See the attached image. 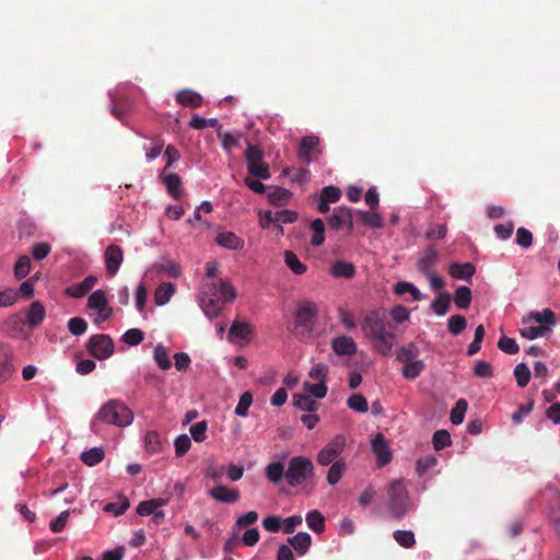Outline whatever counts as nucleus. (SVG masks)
Masks as SVG:
<instances>
[{"mask_svg":"<svg viewBox=\"0 0 560 560\" xmlns=\"http://www.w3.org/2000/svg\"><path fill=\"white\" fill-rule=\"evenodd\" d=\"M327 223L331 230L345 229L348 234H351L354 229L352 209L345 206L336 207L332 214L327 218Z\"/></svg>","mask_w":560,"mask_h":560,"instance_id":"6e6552de","label":"nucleus"},{"mask_svg":"<svg viewBox=\"0 0 560 560\" xmlns=\"http://www.w3.org/2000/svg\"><path fill=\"white\" fill-rule=\"evenodd\" d=\"M314 475V464L305 456H294L289 460L285 479L289 486L298 487Z\"/></svg>","mask_w":560,"mask_h":560,"instance_id":"39448f33","label":"nucleus"},{"mask_svg":"<svg viewBox=\"0 0 560 560\" xmlns=\"http://www.w3.org/2000/svg\"><path fill=\"white\" fill-rule=\"evenodd\" d=\"M253 404V395L249 392H245L241 395L238 404L235 408V415L240 417H247L248 409Z\"/></svg>","mask_w":560,"mask_h":560,"instance_id":"bf43d9fd","label":"nucleus"},{"mask_svg":"<svg viewBox=\"0 0 560 560\" xmlns=\"http://www.w3.org/2000/svg\"><path fill=\"white\" fill-rule=\"evenodd\" d=\"M189 126L197 130H202L207 127H218L219 121L217 118H203L199 115H194L189 121Z\"/></svg>","mask_w":560,"mask_h":560,"instance_id":"052dcab7","label":"nucleus"},{"mask_svg":"<svg viewBox=\"0 0 560 560\" xmlns=\"http://www.w3.org/2000/svg\"><path fill=\"white\" fill-rule=\"evenodd\" d=\"M46 312L45 307L39 301H34L26 315L27 325L34 329L38 327L45 319Z\"/></svg>","mask_w":560,"mask_h":560,"instance_id":"aec40b11","label":"nucleus"},{"mask_svg":"<svg viewBox=\"0 0 560 560\" xmlns=\"http://www.w3.org/2000/svg\"><path fill=\"white\" fill-rule=\"evenodd\" d=\"M347 405L350 409L359 412H366L369 409L368 400L361 394L351 395L347 400Z\"/></svg>","mask_w":560,"mask_h":560,"instance_id":"603ef678","label":"nucleus"},{"mask_svg":"<svg viewBox=\"0 0 560 560\" xmlns=\"http://www.w3.org/2000/svg\"><path fill=\"white\" fill-rule=\"evenodd\" d=\"M175 293V285L171 282L161 283L154 292V302L156 305H165Z\"/></svg>","mask_w":560,"mask_h":560,"instance_id":"bb28decb","label":"nucleus"},{"mask_svg":"<svg viewBox=\"0 0 560 560\" xmlns=\"http://www.w3.org/2000/svg\"><path fill=\"white\" fill-rule=\"evenodd\" d=\"M318 144L319 138L317 136L311 135L303 137L299 145V159L303 163L310 164L314 160V151Z\"/></svg>","mask_w":560,"mask_h":560,"instance_id":"f8f14e48","label":"nucleus"},{"mask_svg":"<svg viewBox=\"0 0 560 560\" xmlns=\"http://www.w3.org/2000/svg\"><path fill=\"white\" fill-rule=\"evenodd\" d=\"M293 405L294 407L301 409V410H304V411H310V412H313L315 410H317L319 404L312 399L310 396L305 395V394H294L293 395Z\"/></svg>","mask_w":560,"mask_h":560,"instance_id":"72a5a7b5","label":"nucleus"},{"mask_svg":"<svg viewBox=\"0 0 560 560\" xmlns=\"http://www.w3.org/2000/svg\"><path fill=\"white\" fill-rule=\"evenodd\" d=\"M207 294L208 292L205 291L203 295ZM218 301L219 300H217V298L213 296L212 292L209 293L208 300L206 299V296L202 298V308L208 317L213 318L220 314L222 307L218 305Z\"/></svg>","mask_w":560,"mask_h":560,"instance_id":"e433bc0d","label":"nucleus"},{"mask_svg":"<svg viewBox=\"0 0 560 560\" xmlns=\"http://www.w3.org/2000/svg\"><path fill=\"white\" fill-rule=\"evenodd\" d=\"M468 408V404L465 399L460 398L456 401L454 408L451 411V421L453 424H460L464 421L465 412Z\"/></svg>","mask_w":560,"mask_h":560,"instance_id":"09e8293b","label":"nucleus"},{"mask_svg":"<svg viewBox=\"0 0 560 560\" xmlns=\"http://www.w3.org/2000/svg\"><path fill=\"white\" fill-rule=\"evenodd\" d=\"M284 262L288 266V268L294 273V275H303L306 272L307 267L304 265L299 257L291 250L284 252Z\"/></svg>","mask_w":560,"mask_h":560,"instance_id":"2f4dec72","label":"nucleus"},{"mask_svg":"<svg viewBox=\"0 0 560 560\" xmlns=\"http://www.w3.org/2000/svg\"><path fill=\"white\" fill-rule=\"evenodd\" d=\"M132 420L133 412L124 401L119 399H109L96 413V417L92 422V430L96 432V421L124 428L131 424Z\"/></svg>","mask_w":560,"mask_h":560,"instance_id":"f03ea898","label":"nucleus"},{"mask_svg":"<svg viewBox=\"0 0 560 560\" xmlns=\"http://www.w3.org/2000/svg\"><path fill=\"white\" fill-rule=\"evenodd\" d=\"M530 322L551 328L556 325V314L550 308H545L541 312H530L526 318H523V324L526 325Z\"/></svg>","mask_w":560,"mask_h":560,"instance_id":"6ab92c4d","label":"nucleus"},{"mask_svg":"<svg viewBox=\"0 0 560 560\" xmlns=\"http://www.w3.org/2000/svg\"><path fill=\"white\" fill-rule=\"evenodd\" d=\"M284 465L280 462H273L266 467V477L272 483H278L283 477L285 478Z\"/></svg>","mask_w":560,"mask_h":560,"instance_id":"4c0bfd02","label":"nucleus"},{"mask_svg":"<svg viewBox=\"0 0 560 560\" xmlns=\"http://www.w3.org/2000/svg\"><path fill=\"white\" fill-rule=\"evenodd\" d=\"M106 270L110 276H115L122 262L124 253L122 249L115 244L107 246L105 254Z\"/></svg>","mask_w":560,"mask_h":560,"instance_id":"9b49d317","label":"nucleus"},{"mask_svg":"<svg viewBox=\"0 0 560 560\" xmlns=\"http://www.w3.org/2000/svg\"><path fill=\"white\" fill-rule=\"evenodd\" d=\"M388 509L393 517L400 520L410 511V499L402 480H393L387 489Z\"/></svg>","mask_w":560,"mask_h":560,"instance_id":"7ed1b4c3","label":"nucleus"},{"mask_svg":"<svg viewBox=\"0 0 560 560\" xmlns=\"http://www.w3.org/2000/svg\"><path fill=\"white\" fill-rule=\"evenodd\" d=\"M393 537L404 548H412L416 545L415 534L411 530H395Z\"/></svg>","mask_w":560,"mask_h":560,"instance_id":"37998d69","label":"nucleus"},{"mask_svg":"<svg viewBox=\"0 0 560 560\" xmlns=\"http://www.w3.org/2000/svg\"><path fill=\"white\" fill-rule=\"evenodd\" d=\"M438 261V253L433 248H428L423 253V256L418 260L417 267L418 270L423 273H430L433 272L431 269Z\"/></svg>","mask_w":560,"mask_h":560,"instance_id":"a878e982","label":"nucleus"},{"mask_svg":"<svg viewBox=\"0 0 560 560\" xmlns=\"http://www.w3.org/2000/svg\"><path fill=\"white\" fill-rule=\"evenodd\" d=\"M292 194L283 187H275L268 192V200L275 206H285Z\"/></svg>","mask_w":560,"mask_h":560,"instance_id":"473e14b6","label":"nucleus"},{"mask_svg":"<svg viewBox=\"0 0 560 560\" xmlns=\"http://www.w3.org/2000/svg\"><path fill=\"white\" fill-rule=\"evenodd\" d=\"M288 542L294 548V550L300 555H305L312 544V537L306 532H300L293 537L288 538Z\"/></svg>","mask_w":560,"mask_h":560,"instance_id":"412c9836","label":"nucleus"},{"mask_svg":"<svg viewBox=\"0 0 560 560\" xmlns=\"http://www.w3.org/2000/svg\"><path fill=\"white\" fill-rule=\"evenodd\" d=\"M174 446L176 456L182 457L189 451L191 441L188 435L180 434L175 439Z\"/></svg>","mask_w":560,"mask_h":560,"instance_id":"0e129e2a","label":"nucleus"},{"mask_svg":"<svg viewBox=\"0 0 560 560\" xmlns=\"http://www.w3.org/2000/svg\"><path fill=\"white\" fill-rule=\"evenodd\" d=\"M208 494L215 501L232 504L240 500V491L219 485L208 491Z\"/></svg>","mask_w":560,"mask_h":560,"instance_id":"4468645a","label":"nucleus"},{"mask_svg":"<svg viewBox=\"0 0 560 560\" xmlns=\"http://www.w3.org/2000/svg\"><path fill=\"white\" fill-rule=\"evenodd\" d=\"M331 348L338 355H353L358 351V347L352 337L338 336L332 339Z\"/></svg>","mask_w":560,"mask_h":560,"instance_id":"dca6fc26","label":"nucleus"},{"mask_svg":"<svg viewBox=\"0 0 560 560\" xmlns=\"http://www.w3.org/2000/svg\"><path fill=\"white\" fill-rule=\"evenodd\" d=\"M317 306L312 301L302 302L295 313L293 332L296 336L307 337L315 327L317 317Z\"/></svg>","mask_w":560,"mask_h":560,"instance_id":"20e7f679","label":"nucleus"},{"mask_svg":"<svg viewBox=\"0 0 560 560\" xmlns=\"http://www.w3.org/2000/svg\"><path fill=\"white\" fill-rule=\"evenodd\" d=\"M424 370L425 363L422 360H417L415 362L404 364L401 374L406 380L413 381L419 377Z\"/></svg>","mask_w":560,"mask_h":560,"instance_id":"c756f323","label":"nucleus"},{"mask_svg":"<svg viewBox=\"0 0 560 560\" xmlns=\"http://www.w3.org/2000/svg\"><path fill=\"white\" fill-rule=\"evenodd\" d=\"M514 376L520 387H525L530 380V371L525 363H518L514 369Z\"/></svg>","mask_w":560,"mask_h":560,"instance_id":"5fc2aeb1","label":"nucleus"},{"mask_svg":"<svg viewBox=\"0 0 560 560\" xmlns=\"http://www.w3.org/2000/svg\"><path fill=\"white\" fill-rule=\"evenodd\" d=\"M68 329L74 336L83 335L88 329V323L82 317H72L68 322Z\"/></svg>","mask_w":560,"mask_h":560,"instance_id":"e2e57ef3","label":"nucleus"},{"mask_svg":"<svg viewBox=\"0 0 560 560\" xmlns=\"http://www.w3.org/2000/svg\"><path fill=\"white\" fill-rule=\"evenodd\" d=\"M154 361L158 366L164 371L170 370L172 362L166 348L163 345H158L154 348Z\"/></svg>","mask_w":560,"mask_h":560,"instance_id":"a19ab883","label":"nucleus"},{"mask_svg":"<svg viewBox=\"0 0 560 560\" xmlns=\"http://www.w3.org/2000/svg\"><path fill=\"white\" fill-rule=\"evenodd\" d=\"M13 350L8 343H0V384L5 383L14 373Z\"/></svg>","mask_w":560,"mask_h":560,"instance_id":"9d476101","label":"nucleus"},{"mask_svg":"<svg viewBox=\"0 0 560 560\" xmlns=\"http://www.w3.org/2000/svg\"><path fill=\"white\" fill-rule=\"evenodd\" d=\"M472 294L471 290L466 287L462 285L456 289L454 294V303L455 305L460 310H466L469 307L471 303Z\"/></svg>","mask_w":560,"mask_h":560,"instance_id":"7c9ffc66","label":"nucleus"},{"mask_svg":"<svg viewBox=\"0 0 560 560\" xmlns=\"http://www.w3.org/2000/svg\"><path fill=\"white\" fill-rule=\"evenodd\" d=\"M420 354L419 348L415 342L400 347L396 352V360L402 364L415 362Z\"/></svg>","mask_w":560,"mask_h":560,"instance_id":"5701e85b","label":"nucleus"},{"mask_svg":"<svg viewBox=\"0 0 560 560\" xmlns=\"http://www.w3.org/2000/svg\"><path fill=\"white\" fill-rule=\"evenodd\" d=\"M396 328L384 308H375L369 312L362 322L364 336L370 339L374 350L384 357H389L393 353L396 342Z\"/></svg>","mask_w":560,"mask_h":560,"instance_id":"f257e3e1","label":"nucleus"},{"mask_svg":"<svg viewBox=\"0 0 560 560\" xmlns=\"http://www.w3.org/2000/svg\"><path fill=\"white\" fill-rule=\"evenodd\" d=\"M307 526L315 533H323L325 529V517L317 510H312L306 514Z\"/></svg>","mask_w":560,"mask_h":560,"instance_id":"c9c22d12","label":"nucleus"},{"mask_svg":"<svg viewBox=\"0 0 560 560\" xmlns=\"http://www.w3.org/2000/svg\"><path fill=\"white\" fill-rule=\"evenodd\" d=\"M252 332L250 326L247 323L235 320L229 331L230 338L244 339Z\"/></svg>","mask_w":560,"mask_h":560,"instance_id":"3c124183","label":"nucleus"},{"mask_svg":"<svg viewBox=\"0 0 560 560\" xmlns=\"http://www.w3.org/2000/svg\"><path fill=\"white\" fill-rule=\"evenodd\" d=\"M311 229L314 232L311 244L313 246H320L325 241V223L322 219H315L311 223Z\"/></svg>","mask_w":560,"mask_h":560,"instance_id":"ea45409f","label":"nucleus"},{"mask_svg":"<svg viewBox=\"0 0 560 560\" xmlns=\"http://www.w3.org/2000/svg\"><path fill=\"white\" fill-rule=\"evenodd\" d=\"M122 341L129 346H137L144 339V334L141 329L131 328L122 335Z\"/></svg>","mask_w":560,"mask_h":560,"instance_id":"680f3d73","label":"nucleus"},{"mask_svg":"<svg viewBox=\"0 0 560 560\" xmlns=\"http://www.w3.org/2000/svg\"><path fill=\"white\" fill-rule=\"evenodd\" d=\"M475 272L476 268L471 262H454L450 266V275L455 279L470 281Z\"/></svg>","mask_w":560,"mask_h":560,"instance_id":"4be33fe9","label":"nucleus"},{"mask_svg":"<svg viewBox=\"0 0 560 560\" xmlns=\"http://www.w3.org/2000/svg\"><path fill=\"white\" fill-rule=\"evenodd\" d=\"M450 305L451 295L444 292L432 302L431 308L438 316H443L448 312Z\"/></svg>","mask_w":560,"mask_h":560,"instance_id":"79ce46f5","label":"nucleus"},{"mask_svg":"<svg viewBox=\"0 0 560 560\" xmlns=\"http://www.w3.org/2000/svg\"><path fill=\"white\" fill-rule=\"evenodd\" d=\"M165 168L160 174V179L164 184L166 191L173 197L175 200H179L183 196L182 179L176 173H165Z\"/></svg>","mask_w":560,"mask_h":560,"instance_id":"2eb2a0df","label":"nucleus"},{"mask_svg":"<svg viewBox=\"0 0 560 560\" xmlns=\"http://www.w3.org/2000/svg\"><path fill=\"white\" fill-rule=\"evenodd\" d=\"M108 306L105 292L103 290L94 291L88 299V307L91 310H101Z\"/></svg>","mask_w":560,"mask_h":560,"instance_id":"49530a36","label":"nucleus"},{"mask_svg":"<svg viewBox=\"0 0 560 560\" xmlns=\"http://www.w3.org/2000/svg\"><path fill=\"white\" fill-rule=\"evenodd\" d=\"M331 275L336 278L351 279L355 275L354 265L343 260H337L331 266Z\"/></svg>","mask_w":560,"mask_h":560,"instance_id":"cd10ccee","label":"nucleus"},{"mask_svg":"<svg viewBox=\"0 0 560 560\" xmlns=\"http://www.w3.org/2000/svg\"><path fill=\"white\" fill-rule=\"evenodd\" d=\"M371 447L373 453L376 456L377 465L383 467L390 463L393 455L390 452V447L385 436L382 433H377L371 442Z\"/></svg>","mask_w":560,"mask_h":560,"instance_id":"1a4fd4ad","label":"nucleus"},{"mask_svg":"<svg viewBox=\"0 0 560 560\" xmlns=\"http://www.w3.org/2000/svg\"><path fill=\"white\" fill-rule=\"evenodd\" d=\"M516 244L523 248H528L533 244V233L526 228H518L516 231Z\"/></svg>","mask_w":560,"mask_h":560,"instance_id":"338daca9","label":"nucleus"},{"mask_svg":"<svg viewBox=\"0 0 560 560\" xmlns=\"http://www.w3.org/2000/svg\"><path fill=\"white\" fill-rule=\"evenodd\" d=\"M209 291L213 293V296L217 298V300L224 302L233 301L236 296V291L232 287V284L228 281H224L222 279L219 280V282H212L208 285Z\"/></svg>","mask_w":560,"mask_h":560,"instance_id":"f3484780","label":"nucleus"},{"mask_svg":"<svg viewBox=\"0 0 560 560\" xmlns=\"http://www.w3.org/2000/svg\"><path fill=\"white\" fill-rule=\"evenodd\" d=\"M466 326L467 320L463 315L457 314L448 318L447 330L454 336L462 334L465 330Z\"/></svg>","mask_w":560,"mask_h":560,"instance_id":"a18cd8bd","label":"nucleus"},{"mask_svg":"<svg viewBox=\"0 0 560 560\" xmlns=\"http://www.w3.org/2000/svg\"><path fill=\"white\" fill-rule=\"evenodd\" d=\"M347 469V464L343 458L337 459L332 464H330V467L327 472V482L331 486L339 482V480L342 478L345 471Z\"/></svg>","mask_w":560,"mask_h":560,"instance_id":"c85d7f7f","label":"nucleus"},{"mask_svg":"<svg viewBox=\"0 0 560 560\" xmlns=\"http://www.w3.org/2000/svg\"><path fill=\"white\" fill-rule=\"evenodd\" d=\"M217 243L229 249H242L244 241L233 232H222L217 236Z\"/></svg>","mask_w":560,"mask_h":560,"instance_id":"b1692460","label":"nucleus"},{"mask_svg":"<svg viewBox=\"0 0 560 560\" xmlns=\"http://www.w3.org/2000/svg\"><path fill=\"white\" fill-rule=\"evenodd\" d=\"M104 459V451L100 447H93L81 454V460L88 466H94Z\"/></svg>","mask_w":560,"mask_h":560,"instance_id":"c03bdc74","label":"nucleus"},{"mask_svg":"<svg viewBox=\"0 0 560 560\" xmlns=\"http://www.w3.org/2000/svg\"><path fill=\"white\" fill-rule=\"evenodd\" d=\"M409 316L410 314L408 308L402 305H396L388 313V318H390L394 322L393 324L395 325L407 322L409 319Z\"/></svg>","mask_w":560,"mask_h":560,"instance_id":"13d9d810","label":"nucleus"},{"mask_svg":"<svg viewBox=\"0 0 560 560\" xmlns=\"http://www.w3.org/2000/svg\"><path fill=\"white\" fill-rule=\"evenodd\" d=\"M144 445L148 452L156 453L161 448V439L158 432L150 431L145 434Z\"/></svg>","mask_w":560,"mask_h":560,"instance_id":"69168bd1","label":"nucleus"},{"mask_svg":"<svg viewBox=\"0 0 560 560\" xmlns=\"http://www.w3.org/2000/svg\"><path fill=\"white\" fill-rule=\"evenodd\" d=\"M432 443L435 451L443 450L444 447L451 445V435L446 430H438L433 434Z\"/></svg>","mask_w":560,"mask_h":560,"instance_id":"4d7b16f0","label":"nucleus"},{"mask_svg":"<svg viewBox=\"0 0 560 560\" xmlns=\"http://www.w3.org/2000/svg\"><path fill=\"white\" fill-rule=\"evenodd\" d=\"M245 161L249 175L264 180L270 178V168L268 163L264 162V151L260 147L248 143Z\"/></svg>","mask_w":560,"mask_h":560,"instance_id":"423d86ee","label":"nucleus"},{"mask_svg":"<svg viewBox=\"0 0 560 560\" xmlns=\"http://www.w3.org/2000/svg\"><path fill=\"white\" fill-rule=\"evenodd\" d=\"M96 282L97 278L95 276L90 275L85 277L80 283L68 287L65 293L66 295L74 299L83 298L88 292H90L93 289Z\"/></svg>","mask_w":560,"mask_h":560,"instance_id":"a211bd4d","label":"nucleus"},{"mask_svg":"<svg viewBox=\"0 0 560 560\" xmlns=\"http://www.w3.org/2000/svg\"><path fill=\"white\" fill-rule=\"evenodd\" d=\"M86 349L97 360H105L114 353V341L108 335L96 334L90 337Z\"/></svg>","mask_w":560,"mask_h":560,"instance_id":"0eeeda50","label":"nucleus"},{"mask_svg":"<svg viewBox=\"0 0 560 560\" xmlns=\"http://www.w3.org/2000/svg\"><path fill=\"white\" fill-rule=\"evenodd\" d=\"M360 218L361 222L373 229H381L384 225L383 218L377 212L358 211L355 213Z\"/></svg>","mask_w":560,"mask_h":560,"instance_id":"f704fd0d","label":"nucleus"},{"mask_svg":"<svg viewBox=\"0 0 560 560\" xmlns=\"http://www.w3.org/2000/svg\"><path fill=\"white\" fill-rule=\"evenodd\" d=\"M31 271V258L26 255L21 256L14 266V277L24 279Z\"/></svg>","mask_w":560,"mask_h":560,"instance_id":"8fccbe9b","label":"nucleus"},{"mask_svg":"<svg viewBox=\"0 0 560 560\" xmlns=\"http://www.w3.org/2000/svg\"><path fill=\"white\" fill-rule=\"evenodd\" d=\"M129 508V500L126 497H119L117 502L107 503L104 506V511L114 513L115 515H121Z\"/></svg>","mask_w":560,"mask_h":560,"instance_id":"864d4df0","label":"nucleus"},{"mask_svg":"<svg viewBox=\"0 0 560 560\" xmlns=\"http://www.w3.org/2000/svg\"><path fill=\"white\" fill-rule=\"evenodd\" d=\"M176 101L187 107L197 108L202 105V96L190 90H183L177 93Z\"/></svg>","mask_w":560,"mask_h":560,"instance_id":"393cba45","label":"nucleus"},{"mask_svg":"<svg viewBox=\"0 0 560 560\" xmlns=\"http://www.w3.org/2000/svg\"><path fill=\"white\" fill-rule=\"evenodd\" d=\"M438 465V459L433 455H428L425 457L419 458L417 460V472L422 476L428 470L434 468Z\"/></svg>","mask_w":560,"mask_h":560,"instance_id":"774afa93","label":"nucleus"},{"mask_svg":"<svg viewBox=\"0 0 560 560\" xmlns=\"http://www.w3.org/2000/svg\"><path fill=\"white\" fill-rule=\"evenodd\" d=\"M394 291H395V293H397L399 295L405 294V293L408 292V293H410L412 295L413 301L422 300L421 292L418 290V288H416L410 282H406V281L397 282L396 285H395Z\"/></svg>","mask_w":560,"mask_h":560,"instance_id":"de8ad7c7","label":"nucleus"},{"mask_svg":"<svg viewBox=\"0 0 560 560\" xmlns=\"http://www.w3.org/2000/svg\"><path fill=\"white\" fill-rule=\"evenodd\" d=\"M341 195H342V192L338 187L330 185V186H325L320 190L319 199H323L324 202L332 203V202L339 201V199L341 198Z\"/></svg>","mask_w":560,"mask_h":560,"instance_id":"6e6d98bb","label":"nucleus"},{"mask_svg":"<svg viewBox=\"0 0 560 560\" xmlns=\"http://www.w3.org/2000/svg\"><path fill=\"white\" fill-rule=\"evenodd\" d=\"M551 332V328L548 326L539 325V326H525L520 329V334L522 337L533 340L538 337H544Z\"/></svg>","mask_w":560,"mask_h":560,"instance_id":"58836bf2","label":"nucleus"},{"mask_svg":"<svg viewBox=\"0 0 560 560\" xmlns=\"http://www.w3.org/2000/svg\"><path fill=\"white\" fill-rule=\"evenodd\" d=\"M164 499H152L142 501L137 506V513L141 516L153 515L155 522H159L164 517V512L159 510L160 506L165 504Z\"/></svg>","mask_w":560,"mask_h":560,"instance_id":"ddd939ff","label":"nucleus"}]
</instances>
